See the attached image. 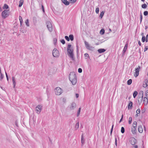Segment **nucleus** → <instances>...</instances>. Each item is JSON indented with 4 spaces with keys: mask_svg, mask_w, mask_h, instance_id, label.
<instances>
[{
    "mask_svg": "<svg viewBox=\"0 0 148 148\" xmlns=\"http://www.w3.org/2000/svg\"><path fill=\"white\" fill-rule=\"evenodd\" d=\"M69 79L73 85H75L76 83L77 79L75 73L72 72L70 73L69 76Z\"/></svg>",
    "mask_w": 148,
    "mask_h": 148,
    "instance_id": "f257e3e1",
    "label": "nucleus"
},
{
    "mask_svg": "<svg viewBox=\"0 0 148 148\" xmlns=\"http://www.w3.org/2000/svg\"><path fill=\"white\" fill-rule=\"evenodd\" d=\"M9 10H5L2 12L1 16L3 18L5 19L8 16L9 14Z\"/></svg>",
    "mask_w": 148,
    "mask_h": 148,
    "instance_id": "f03ea898",
    "label": "nucleus"
},
{
    "mask_svg": "<svg viewBox=\"0 0 148 148\" xmlns=\"http://www.w3.org/2000/svg\"><path fill=\"white\" fill-rule=\"evenodd\" d=\"M62 89L59 87H57L55 90V92L56 95H60L62 92Z\"/></svg>",
    "mask_w": 148,
    "mask_h": 148,
    "instance_id": "7ed1b4c3",
    "label": "nucleus"
},
{
    "mask_svg": "<svg viewBox=\"0 0 148 148\" xmlns=\"http://www.w3.org/2000/svg\"><path fill=\"white\" fill-rule=\"evenodd\" d=\"M47 27L49 31L51 32L53 30L52 26L51 23L49 21H47L46 23Z\"/></svg>",
    "mask_w": 148,
    "mask_h": 148,
    "instance_id": "20e7f679",
    "label": "nucleus"
},
{
    "mask_svg": "<svg viewBox=\"0 0 148 148\" xmlns=\"http://www.w3.org/2000/svg\"><path fill=\"white\" fill-rule=\"evenodd\" d=\"M84 43L86 48L88 50L91 51H93L94 47L92 46H90L88 43L86 41H84Z\"/></svg>",
    "mask_w": 148,
    "mask_h": 148,
    "instance_id": "39448f33",
    "label": "nucleus"
},
{
    "mask_svg": "<svg viewBox=\"0 0 148 148\" xmlns=\"http://www.w3.org/2000/svg\"><path fill=\"white\" fill-rule=\"evenodd\" d=\"M52 54L53 57H58L59 56V51L56 49L55 48L53 50Z\"/></svg>",
    "mask_w": 148,
    "mask_h": 148,
    "instance_id": "423d86ee",
    "label": "nucleus"
},
{
    "mask_svg": "<svg viewBox=\"0 0 148 148\" xmlns=\"http://www.w3.org/2000/svg\"><path fill=\"white\" fill-rule=\"evenodd\" d=\"M67 54L73 61H75V58H74L73 52H67Z\"/></svg>",
    "mask_w": 148,
    "mask_h": 148,
    "instance_id": "0eeeda50",
    "label": "nucleus"
},
{
    "mask_svg": "<svg viewBox=\"0 0 148 148\" xmlns=\"http://www.w3.org/2000/svg\"><path fill=\"white\" fill-rule=\"evenodd\" d=\"M42 109V106L40 105L37 106L36 108V113L39 114L40 113Z\"/></svg>",
    "mask_w": 148,
    "mask_h": 148,
    "instance_id": "6e6552de",
    "label": "nucleus"
},
{
    "mask_svg": "<svg viewBox=\"0 0 148 148\" xmlns=\"http://www.w3.org/2000/svg\"><path fill=\"white\" fill-rule=\"evenodd\" d=\"M141 67L140 66H138V67L135 69V72L134 74V76L136 77H137L139 75V71L140 70V69Z\"/></svg>",
    "mask_w": 148,
    "mask_h": 148,
    "instance_id": "1a4fd4ad",
    "label": "nucleus"
},
{
    "mask_svg": "<svg viewBox=\"0 0 148 148\" xmlns=\"http://www.w3.org/2000/svg\"><path fill=\"white\" fill-rule=\"evenodd\" d=\"M73 51V47H71V45L70 44H68L67 45V52H72Z\"/></svg>",
    "mask_w": 148,
    "mask_h": 148,
    "instance_id": "9d476101",
    "label": "nucleus"
},
{
    "mask_svg": "<svg viewBox=\"0 0 148 148\" xmlns=\"http://www.w3.org/2000/svg\"><path fill=\"white\" fill-rule=\"evenodd\" d=\"M137 142V140L134 138H133L130 140V143L133 145L135 144Z\"/></svg>",
    "mask_w": 148,
    "mask_h": 148,
    "instance_id": "9b49d317",
    "label": "nucleus"
},
{
    "mask_svg": "<svg viewBox=\"0 0 148 148\" xmlns=\"http://www.w3.org/2000/svg\"><path fill=\"white\" fill-rule=\"evenodd\" d=\"M148 85V80L145 79L144 81L143 84V87L144 88L146 87Z\"/></svg>",
    "mask_w": 148,
    "mask_h": 148,
    "instance_id": "f8f14e48",
    "label": "nucleus"
},
{
    "mask_svg": "<svg viewBox=\"0 0 148 148\" xmlns=\"http://www.w3.org/2000/svg\"><path fill=\"white\" fill-rule=\"evenodd\" d=\"M76 107V104L74 102H73L71 103V106L70 107V110H73Z\"/></svg>",
    "mask_w": 148,
    "mask_h": 148,
    "instance_id": "ddd939ff",
    "label": "nucleus"
},
{
    "mask_svg": "<svg viewBox=\"0 0 148 148\" xmlns=\"http://www.w3.org/2000/svg\"><path fill=\"white\" fill-rule=\"evenodd\" d=\"M127 46H128V44L127 43L125 44V45L124 48L123 50V51L122 56H123L125 55V53L126 52V51L127 50Z\"/></svg>",
    "mask_w": 148,
    "mask_h": 148,
    "instance_id": "4468645a",
    "label": "nucleus"
},
{
    "mask_svg": "<svg viewBox=\"0 0 148 148\" xmlns=\"http://www.w3.org/2000/svg\"><path fill=\"white\" fill-rule=\"evenodd\" d=\"M62 2L65 5H69L70 2L67 1V0H62Z\"/></svg>",
    "mask_w": 148,
    "mask_h": 148,
    "instance_id": "2eb2a0df",
    "label": "nucleus"
},
{
    "mask_svg": "<svg viewBox=\"0 0 148 148\" xmlns=\"http://www.w3.org/2000/svg\"><path fill=\"white\" fill-rule=\"evenodd\" d=\"M143 103H144L145 105H146L148 103L147 98L146 97H144L143 98Z\"/></svg>",
    "mask_w": 148,
    "mask_h": 148,
    "instance_id": "dca6fc26",
    "label": "nucleus"
},
{
    "mask_svg": "<svg viewBox=\"0 0 148 148\" xmlns=\"http://www.w3.org/2000/svg\"><path fill=\"white\" fill-rule=\"evenodd\" d=\"M138 131L140 133H142L143 132V129L142 125H140L138 126Z\"/></svg>",
    "mask_w": 148,
    "mask_h": 148,
    "instance_id": "f3484780",
    "label": "nucleus"
},
{
    "mask_svg": "<svg viewBox=\"0 0 148 148\" xmlns=\"http://www.w3.org/2000/svg\"><path fill=\"white\" fill-rule=\"evenodd\" d=\"M106 51L104 49H100L98 50V51L99 53H101L104 52Z\"/></svg>",
    "mask_w": 148,
    "mask_h": 148,
    "instance_id": "a211bd4d",
    "label": "nucleus"
},
{
    "mask_svg": "<svg viewBox=\"0 0 148 148\" xmlns=\"http://www.w3.org/2000/svg\"><path fill=\"white\" fill-rule=\"evenodd\" d=\"M12 79L13 82V87L14 88L16 85V81L15 80V77H12Z\"/></svg>",
    "mask_w": 148,
    "mask_h": 148,
    "instance_id": "6ab92c4d",
    "label": "nucleus"
},
{
    "mask_svg": "<svg viewBox=\"0 0 148 148\" xmlns=\"http://www.w3.org/2000/svg\"><path fill=\"white\" fill-rule=\"evenodd\" d=\"M132 102L131 101H130L128 105V109H131L132 108Z\"/></svg>",
    "mask_w": 148,
    "mask_h": 148,
    "instance_id": "aec40b11",
    "label": "nucleus"
},
{
    "mask_svg": "<svg viewBox=\"0 0 148 148\" xmlns=\"http://www.w3.org/2000/svg\"><path fill=\"white\" fill-rule=\"evenodd\" d=\"M81 143L82 145H83L85 143V139L84 138L83 134H82L81 136Z\"/></svg>",
    "mask_w": 148,
    "mask_h": 148,
    "instance_id": "412c9836",
    "label": "nucleus"
},
{
    "mask_svg": "<svg viewBox=\"0 0 148 148\" xmlns=\"http://www.w3.org/2000/svg\"><path fill=\"white\" fill-rule=\"evenodd\" d=\"M143 99V98L142 97H138V102L139 104L142 102Z\"/></svg>",
    "mask_w": 148,
    "mask_h": 148,
    "instance_id": "4be33fe9",
    "label": "nucleus"
},
{
    "mask_svg": "<svg viewBox=\"0 0 148 148\" xmlns=\"http://www.w3.org/2000/svg\"><path fill=\"white\" fill-rule=\"evenodd\" d=\"M137 125V122L136 121H135L134 122L133 124V128H135L136 129Z\"/></svg>",
    "mask_w": 148,
    "mask_h": 148,
    "instance_id": "5701e85b",
    "label": "nucleus"
},
{
    "mask_svg": "<svg viewBox=\"0 0 148 148\" xmlns=\"http://www.w3.org/2000/svg\"><path fill=\"white\" fill-rule=\"evenodd\" d=\"M138 94V92L136 91H135L133 93V96L134 98H135L137 95Z\"/></svg>",
    "mask_w": 148,
    "mask_h": 148,
    "instance_id": "b1692460",
    "label": "nucleus"
},
{
    "mask_svg": "<svg viewBox=\"0 0 148 148\" xmlns=\"http://www.w3.org/2000/svg\"><path fill=\"white\" fill-rule=\"evenodd\" d=\"M69 38L71 41H73L74 40V36L73 35L70 34L69 36Z\"/></svg>",
    "mask_w": 148,
    "mask_h": 148,
    "instance_id": "393cba45",
    "label": "nucleus"
},
{
    "mask_svg": "<svg viewBox=\"0 0 148 148\" xmlns=\"http://www.w3.org/2000/svg\"><path fill=\"white\" fill-rule=\"evenodd\" d=\"M23 0H21L19 1V5H18L19 7H21L22 6V5H23Z\"/></svg>",
    "mask_w": 148,
    "mask_h": 148,
    "instance_id": "a878e982",
    "label": "nucleus"
},
{
    "mask_svg": "<svg viewBox=\"0 0 148 148\" xmlns=\"http://www.w3.org/2000/svg\"><path fill=\"white\" fill-rule=\"evenodd\" d=\"M19 19L20 21V25L21 26L23 23V21L22 17L21 16H19Z\"/></svg>",
    "mask_w": 148,
    "mask_h": 148,
    "instance_id": "bb28decb",
    "label": "nucleus"
},
{
    "mask_svg": "<svg viewBox=\"0 0 148 148\" xmlns=\"http://www.w3.org/2000/svg\"><path fill=\"white\" fill-rule=\"evenodd\" d=\"M132 79H130L127 81V84L128 85H130L132 84Z\"/></svg>",
    "mask_w": 148,
    "mask_h": 148,
    "instance_id": "cd10ccee",
    "label": "nucleus"
},
{
    "mask_svg": "<svg viewBox=\"0 0 148 148\" xmlns=\"http://www.w3.org/2000/svg\"><path fill=\"white\" fill-rule=\"evenodd\" d=\"M132 131L133 134H135L136 133V130L135 128H132Z\"/></svg>",
    "mask_w": 148,
    "mask_h": 148,
    "instance_id": "c85d7f7f",
    "label": "nucleus"
},
{
    "mask_svg": "<svg viewBox=\"0 0 148 148\" xmlns=\"http://www.w3.org/2000/svg\"><path fill=\"white\" fill-rule=\"evenodd\" d=\"M141 7L145 9L147 8V5L146 4L144 3L142 5Z\"/></svg>",
    "mask_w": 148,
    "mask_h": 148,
    "instance_id": "c756f323",
    "label": "nucleus"
},
{
    "mask_svg": "<svg viewBox=\"0 0 148 148\" xmlns=\"http://www.w3.org/2000/svg\"><path fill=\"white\" fill-rule=\"evenodd\" d=\"M100 33L101 34L103 35L104 34L105 30L104 29H101L100 31Z\"/></svg>",
    "mask_w": 148,
    "mask_h": 148,
    "instance_id": "7c9ffc66",
    "label": "nucleus"
},
{
    "mask_svg": "<svg viewBox=\"0 0 148 148\" xmlns=\"http://www.w3.org/2000/svg\"><path fill=\"white\" fill-rule=\"evenodd\" d=\"M79 122H77L76 123V124L75 125V128L76 130L78 128V127H79Z\"/></svg>",
    "mask_w": 148,
    "mask_h": 148,
    "instance_id": "2f4dec72",
    "label": "nucleus"
},
{
    "mask_svg": "<svg viewBox=\"0 0 148 148\" xmlns=\"http://www.w3.org/2000/svg\"><path fill=\"white\" fill-rule=\"evenodd\" d=\"M104 12L103 11H102L101 12L100 14V17L101 18H102L103 16L104 15Z\"/></svg>",
    "mask_w": 148,
    "mask_h": 148,
    "instance_id": "473e14b6",
    "label": "nucleus"
},
{
    "mask_svg": "<svg viewBox=\"0 0 148 148\" xmlns=\"http://www.w3.org/2000/svg\"><path fill=\"white\" fill-rule=\"evenodd\" d=\"M81 108H79V110L78 111L77 113V117L80 114V111H81Z\"/></svg>",
    "mask_w": 148,
    "mask_h": 148,
    "instance_id": "72a5a7b5",
    "label": "nucleus"
},
{
    "mask_svg": "<svg viewBox=\"0 0 148 148\" xmlns=\"http://www.w3.org/2000/svg\"><path fill=\"white\" fill-rule=\"evenodd\" d=\"M8 5L7 4H4V6L3 7V9H8Z\"/></svg>",
    "mask_w": 148,
    "mask_h": 148,
    "instance_id": "f704fd0d",
    "label": "nucleus"
},
{
    "mask_svg": "<svg viewBox=\"0 0 148 148\" xmlns=\"http://www.w3.org/2000/svg\"><path fill=\"white\" fill-rule=\"evenodd\" d=\"M33 22L34 24L36 23V18L35 17H34L33 18Z\"/></svg>",
    "mask_w": 148,
    "mask_h": 148,
    "instance_id": "c9c22d12",
    "label": "nucleus"
},
{
    "mask_svg": "<svg viewBox=\"0 0 148 148\" xmlns=\"http://www.w3.org/2000/svg\"><path fill=\"white\" fill-rule=\"evenodd\" d=\"M132 118L131 117H130L129 118L128 120V123L129 124H130L132 123Z\"/></svg>",
    "mask_w": 148,
    "mask_h": 148,
    "instance_id": "e433bc0d",
    "label": "nucleus"
},
{
    "mask_svg": "<svg viewBox=\"0 0 148 148\" xmlns=\"http://www.w3.org/2000/svg\"><path fill=\"white\" fill-rule=\"evenodd\" d=\"M121 132L123 134L125 132V129L123 127H122L121 128Z\"/></svg>",
    "mask_w": 148,
    "mask_h": 148,
    "instance_id": "4c0bfd02",
    "label": "nucleus"
},
{
    "mask_svg": "<svg viewBox=\"0 0 148 148\" xmlns=\"http://www.w3.org/2000/svg\"><path fill=\"white\" fill-rule=\"evenodd\" d=\"M25 23L26 24L27 26H29V20L28 19H27L26 20V21H25Z\"/></svg>",
    "mask_w": 148,
    "mask_h": 148,
    "instance_id": "58836bf2",
    "label": "nucleus"
},
{
    "mask_svg": "<svg viewBox=\"0 0 148 148\" xmlns=\"http://www.w3.org/2000/svg\"><path fill=\"white\" fill-rule=\"evenodd\" d=\"M142 40L143 42H144L145 40V36H142Z\"/></svg>",
    "mask_w": 148,
    "mask_h": 148,
    "instance_id": "ea45409f",
    "label": "nucleus"
},
{
    "mask_svg": "<svg viewBox=\"0 0 148 148\" xmlns=\"http://www.w3.org/2000/svg\"><path fill=\"white\" fill-rule=\"evenodd\" d=\"M140 23H141V22H142V20L143 16H142V14L141 12H140Z\"/></svg>",
    "mask_w": 148,
    "mask_h": 148,
    "instance_id": "a19ab883",
    "label": "nucleus"
},
{
    "mask_svg": "<svg viewBox=\"0 0 148 148\" xmlns=\"http://www.w3.org/2000/svg\"><path fill=\"white\" fill-rule=\"evenodd\" d=\"M65 38L67 41H69L70 40V39L69 38V37L67 36H65Z\"/></svg>",
    "mask_w": 148,
    "mask_h": 148,
    "instance_id": "79ce46f5",
    "label": "nucleus"
},
{
    "mask_svg": "<svg viewBox=\"0 0 148 148\" xmlns=\"http://www.w3.org/2000/svg\"><path fill=\"white\" fill-rule=\"evenodd\" d=\"M144 14L145 16H146L148 14V12L146 11L144 12Z\"/></svg>",
    "mask_w": 148,
    "mask_h": 148,
    "instance_id": "37998d69",
    "label": "nucleus"
},
{
    "mask_svg": "<svg viewBox=\"0 0 148 148\" xmlns=\"http://www.w3.org/2000/svg\"><path fill=\"white\" fill-rule=\"evenodd\" d=\"M3 75L2 73H1L0 74V80H1L3 78Z\"/></svg>",
    "mask_w": 148,
    "mask_h": 148,
    "instance_id": "c03bdc74",
    "label": "nucleus"
},
{
    "mask_svg": "<svg viewBox=\"0 0 148 148\" xmlns=\"http://www.w3.org/2000/svg\"><path fill=\"white\" fill-rule=\"evenodd\" d=\"M61 42L63 44H64L65 43V42L64 39H62L60 40Z\"/></svg>",
    "mask_w": 148,
    "mask_h": 148,
    "instance_id": "a18cd8bd",
    "label": "nucleus"
},
{
    "mask_svg": "<svg viewBox=\"0 0 148 148\" xmlns=\"http://www.w3.org/2000/svg\"><path fill=\"white\" fill-rule=\"evenodd\" d=\"M57 41V39L56 38H54L53 39L54 43L55 45H56Z\"/></svg>",
    "mask_w": 148,
    "mask_h": 148,
    "instance_id": "49530a36",
    "label": "nucleus"
},
{
    "mask_svg": "<svg viewBox=\"0 0 148 148\" xmlns=\"http://www.w3.org/2000/svg\"><path fill=\"white\" fill-rule=\"evenodd\" d=\"M145 95L146 97L148 98V90L146 91Z\"/></svg>",
    "mask_w": 148,
    "mask_h": 148,
    "instance_id": "de8ad7c7",
    "label": "nucleus"
},
{
    "mask_svg": "<svg viewBox=\"0 0 148 148\" xmlns=\"http://www.w3.org/2000/svg\"><path fill=\"white\" fill-rule=\"evenodd\" d=\"M84 56L85 57L88 58L89 57V55L87 53H86L84 54Z\"/></svg>",
    "mask_w": 148,
    "mask_h": 148,
    "instance_id": "09e8293b",
    "label": "nucleus"
},
{
    "mask_svg": "<svg viewBox=\"0 0 148 148\" xmlns=\"http://www.w3.org/2000/svg\"><path fill=\"white\" fill-rule=\"evenodd\" d=\"M78 72L79 73H81L82 72V69L81 68H79L78 69Z\"/></svg>",
    "mask_w": 148,
    "mask_h": 148,
    "instance_id": "8fccbe9b",
    "label": "nucleus"
},
{
    "mask_svg": "<svg viewBox=\"0 0 148 148\" xmlns=\"http://www.w3.org/2000/svg\"><path fill=\"white\" fill-rule=\"evenodd\" d=\"M99 8H96V12L97 13V14H98L99 13Z\"/></svg>",
    "mask_w": 148,
    "mask_h": 148,
    "instance_id": "3c124183",
    "label": "nucleus"
},
{
    "mask_svg": "<svg viewBox=\"0 0 148 148\" xmlns=\"http://www.w3.org/2000/svg\"><path fill=\"white\" fill-rule=\"evenodd\" d=\"M140 109H138L136 111V113L137 114H138L140 113Z\"/></svg>",
    "mask_w": 148,
    "mask_h": 148,
    "instance_id": "603ef678",
    "label": "nucleus"
},
{
    "mask_svg": "<svg viewBox=\"0 0 148 148\" xmlns=\"http://www.w3.org/2000/svg\"><path fill=\"white\" fill-rule=\"evenodd\" d=\"M113 127H114V125L113 124L112 125V128H111V131H110V134L111 135L112 134V132L113 131Z\"/></svg>",
    "mask_w": 148,
    "mask_h": 148,
    "instance_id": "864d4df0",
    "label": "nucleus"
},
{
    "mask_svg": "<svg viewBox=\"0 0 148 148\" xmlns=\"http://www.w3.org/2000/svg\"><path fill=\"white\" fill-rule=\"evenodd\" d=\"M41 8L43 12H45V10L44 9V6L43 5H41Z\"/></svg>",
    "mask_w": 148,
    "mask_h": 148,
    "instance_id": "5fc2aeb1",
    "label": "nucleus"
},
{
    "mask_svg": "<svg viewBox=\"0 0 148 148\" xmlns=\"http://www.w3.org/2000/svg\"><path fill=\"white\" fill-rule=\"evenodd\" d=\"M148 49V46H145V48L144 49V51L145 52V51H146Z\"/></svg>",
    "mask_w": 148,
    "mask_h": 148,
    "instance_id": "6e6d98bb",
    "label": "nucleus"
},
{
    "mask_svg": "<svg viewBox=\"0 0 148 148\" xmlns=\"http://www.w3.org/2000/svg\"><path fill=\"white\" fill-rule=\"evenodd\" d=\"M138 97H140L143 98V95L141 94H139Z\"/></svg>",
    "mask_w": 148,
    "mask_h": 148,
    "instance_id": "4d7b16f0",
    "label": "nucleus"
},
{
    "mask_svg": "<svg viewBox=\"0 0 148 148\" xmlns=\"http://www.w3.org/2000/svg\"><path fill=\"white\" fill-rule=\"evenodd\" d=\"M146 42H148V34H147L146 36Z\"/></svg>",
    "mask_w": 148,
    "mask_h": 148,
    "instance_id": "13d9d810",
    "label": "nucleus"
},
{
    "mask_svg": "<svg viewBox=\"0 0 148 148\" xmlns=\"http://www.w3.org/2000/svg\"><path fill=\"white\" fill-rule=\"evenodd\" d=\"M18 122L17 120H16L15 122V125L17 126L18 127Z\"/></svg>",
    "mask_w": 148,
    "mask_h": 148,
    "instance_id": "bf43d9fd",
    "label": "nucleus"
},
{
    "mask_svg": "<svg viewBox=\"0 0 148 148\" xmlns=\"http://www.w3.org/2000/svg\"><path fill=\"white\" fill-rule=\"evenodd\" d=\"M123 114H122V115L121 118L119 121V123H121L122 121V120L123 119Z\"/></svg>",
    "mask_w": 148,
    "mask_h": 148,
    "instance_id": "052dcab7",
    "label": "nucleus"
},
{
    "mask_svg": "<svg viewBox=\"0 0 148 148\" xmlns=\"http://www.w3.org/2000/svg\"><path fill=\"white\" fill-rule=\"evenodd\" d=\"M76 0H71V3H74L76 1Z\"/></svg>",
    "mask_w": 148,
    "mask_h": 148,
    "instance_id": "680f3d73",
    "label": "nucleus"
},
{
    "mask_svg": "<svg viewBox=\"0 0 148 148\" xmlns=\"http://www.w3.org/2000/svg\"><path fill=\"white\" fill-rule=\"evenodd\" d=\"M5 74H6V78H7V80L8 81V75L7 73H6V72H5Z\"/></svg>",
    "mask_w": 148,
    "mask_h": 148,
    "instance_id": "e2e57ef3",
    "label": "nucleus"
},
{
    "mask_svg": "<svg viewBox=\"0 0 148 148\" xmlns=\"http://www.w3.org/2000/svg\"><path fill=\"white\" fill-rule=\"evenodd\" d=\"M140 94H141L143 95V92L142 90H141L140 91L139 93Z\"/></svg>",
    "mask_w": 148,
    "mask_h": 148,
    "instance_id": "0e129e2a",
    "label": "nucleus"
},
{
    "mask_svg": "<svg viewBox=\"0 0 148 148\" xmlns=\"http://www.w3.org/2000/svg\"><path fill=\"white\" fill-rule=\"evenodd\" d=\"M117 139L116 138H115V144L116 146L117 145Z\"/></svg>",
    "mask_w": 148,
    "mask_h": 148,
    "instance_id": "69168bd1",
    "label": "nucleus"
},
{
    "mask_svg": "<svg viewBox=\"0 0 148 148\" xmlns=\"http://www.w3.org/2000/svg\"><path fill=\"white\" fill-rule=\"evenodd\" d=\"M75 95H76V97L77 98L79 97V94H78V93H76L75 94Z\"/></svg>",
    "mask_w": 148,
    "mask_h": 148,
    "instance_id": "338daca9",
    "label": "nucleus"
},
{
    "mask_svg": "<svg viewBox=\"0 0 148 148\" xmlns=\"http://www.w3.org/2000/svg\"><path fill=\"white\" fill-rule=\"evenodd\" d=\"M138 41V44L140 46L141 45V43L140 42V41L139 40Z\"/></svg>",
    "mask_w": 148,
    "mask_h": 148,
    "instance_id": "774afa93",
    "label": "nucleus"
}]
</instances>
